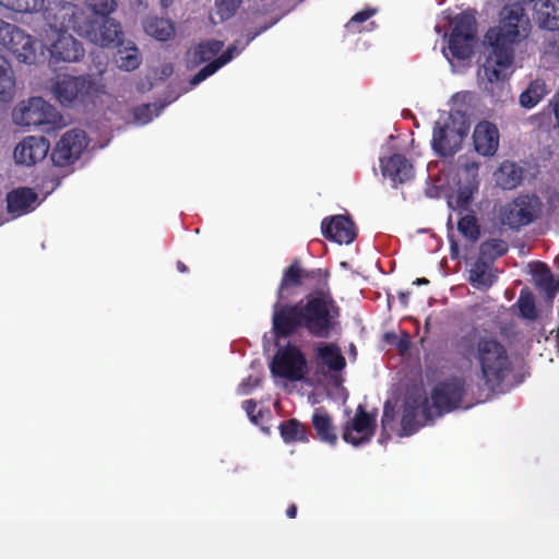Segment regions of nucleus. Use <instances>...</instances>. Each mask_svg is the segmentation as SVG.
<instances>
[{"label": "nucleus", "mask_w": 559, "mask_h": 559, "mask_svg": "<svg viewBox=\"0 0 559 559\" xmlns=\"http://www.w3.org/2000/svg\"><path fill=\"white\" fill-rule=\"evenodd\" d=\"M469 131L467 116L461 109L441 112L432 129L431 146L436 154L449 157L460 150L463 139Z\"/></svg>", "instance_id": "obj_7"}, {"label": "nucleus", "mask_w": 559, "mask_h": 559, "mask_svg": "<svg viewBox=\"0 0 559 559\" xmlns=\"http://www.w3.org/2000/svg\"><path fill=\"white\" fill-rule=\"evenodd\" d=\"M2 47L9 50L19 61L28 64L37 63L44 58L38 50L39 41H33L28 34L10 24H2Z\"/></svg>", "instance_id": "obj_10"}, {"label": "nucleus", "mask_w": 559, "mask_h": 559, "mask_svg": "<svg viewBox=\"0 0 559 559\" xmlns=\"http://www.w3.org/2000/svg\"><path fill=\"white\" fill-rule=\"evenodd\" d=\"M52 16L59 17L60 27L71 28L96 45L121 44V27L114 19H87L82 12L78 13L74 7H64Z\"/></svg>", "instance_id": "obj_5"}, {"label": "nucleus", "mask_w": 559, "mask_h": 559, "mask_svg": "<svg viewBox=\"0 0 559 559\" xmlns=\"http://www.w3.org/2000/svg\"><path fill=\"white\" fill-rule=\"evenodd\" d=\"M142 57L132 41L120 44L117 55H115V64L121 71H133L139 68Z\"/></svg>", "instance_id": "obj_27"}, {"label": "nucleus", "mask_w": 559, "mask_h": 559, "mask_svg": "<svg viewBox=\"0 0 559 559\" xmlns=\"http://www.w3.org/2000/svg\"><path fill=\"white\" fill-rule=\"evenodd\" d=\"M522 169L510 160H506L500 164L496 173H493V181L496 185L510 190L521 183Z\"/></svg>", "instance_id": "obj_26"}, {"label": "nucleus", "mask_w": 559, "mask_h": 559, "mask_svg": "<svg viewBox=\"0 0 559 559\" xmlns=\"http://www.w3.org/2000/svg\"><path fill=\"white\" fill-rule=\"evenodd\" d=\"M1 3L2 7L17 13H33L40 11L44 7V0H1Z\"/></svg>", "instance_id": "obj_35"}, {"label": "nucleus", "mask_w": 559, "mask_h": 559, "mask_svg": "<svg viewBox=\"0 0 559 559\" xmlns=\"http://www.w3.org/2000/svg\"><path fill=\"white\" fill-rule=\"evenodd\" d=\"M243 46L238 47L237 44H234L227 49L225 52L221 53L218 59L206 64L202 70L197 72L193 75L192 80H190V85L195 86L206 80V78L213 75L216 71H218L223 66L230 62L235 56L239 55L241 50H243Z\"/></svg>", "instance_id": "obj_24"}, {"label": "nucleus", "mask_w": 559, "mask_h": 559, "mask_svg": "<svg viewBox=\"0 0 559 559\" xmlns=\"http://www.w3.org/2000/svg\"><path fill=\"white\" fill-rule=\"evenodd\" d=\"M312 426H314L316 433H318L321 441L328 442L332 445L336 443V432H334V428L331 425V418L325 412L318 409L312 414Z\"/></svg>", "instance_id": "obj_31"}, {"label": "nucleus", "mask_w": 559, "mask_h": 559, "mask_svg": "<svg viewBox=\"0 0 559 559\" xmlns=\"http://www.w3.org/2000/svg\"><path fill=\"white\" fill-rule=\"evenodd\" d=\"M2 85H4L5 83H10V75L4 71L2 70Z\"/></svg>", "instance_id": "obj_49"}, {"label": "nucleus", "mask_w": 559, "mask_h": 559, "mask_svg": "<svg viewBox=\"0 0 559 559\" xmlns=\"http://www.w3.org/2000/svg\"><path fill=\"white\" fill-rule=\"evenodd\" d=\"M316 355H318L319 364L326 366L331 370H341L346 365L340 348L334 344L319 343L316 346Z\"/></svg>", "instance_id": "obj_28"}, {"label": "nucleus", "mask_w": 559, "mask_h": 559, "mask_svg": "<svg viewBox=\"0 0 559 559\" xmlns=\"http://www.w3.org/2000/svg\"><path fill=\"white\" fill-rule=\"evenodd\" d=\"M474 34H476V27L473 15L463 13L454 19V29L449 36L448 49H442L454 71L456 68L453 60L467 61L473 55L474 43H476Z\"/></svg>", "instance_id": "obj_9"}, {"label": "nucleus", "mask_w": 559, "mask_h": 559, "mask_svg": "<svg viewBox=\"0 0 559 559\" xmlns=\"http://www.w3.org/2000/svg\"><path fill=\"white\" fill-rule=\"evenodd\" d=\"M518 308H520V313L524 319L534 320L535 305L530 293H521L520 299H518Z\"/></svg>", "instance_id": "obj_40"}, {"label": "nucleus", "mask_w": 559, "mask_h": 559, "mask_svg": "<svg viewBox=\"0 0 559 559\" xmlns=\"http://www.w3.org/2000/svg\"><path fill=\"white\" fill-rule=\"evenodd\" d=\"M281 436L286 442H302L306 440V430L296 419L281 426Z\"/></svg>", "instance_id": "obj_34"}, {"label": "nucleus", "mask_w": 559, "mask_h": 559, "mask_svg": "<svg viewBox=\"0 0 559 559\" xmlns=\"http://www.w3.org/2000/svg\"><path fill=\"white\" fill-rule=\"evenodd\" d=\"M49 142L44 136L28 135L20 141L14 148V162L22 166H34L46 158Z\"/></svg>", "instance_id": "obj_16"}, {"label": "nucleus", "mask_w": 559, "mask_h": 559, "mask_svg": "<svg viewBox=\"0 0 559 559\" xmlns=\"http://www.w3.org/2000/svg\"><path fill=\"white\" fill-rule=\"evenodd\" d=\"M12 122L17 127L37 129L43 133L56 132L63 127V119L56 107L38 97L15 105L12 109Z\"/></svg>", "instance_id": "obj_8"}, {"label": "nucleus", "mask_w": 559, "mask_h": 559, "mask_svg": "<svg viewBox=\"0 0 559 559\" xmlns=\"http://www.w3.org/2000/svg\"><path fill=\"white\" fill-rule=\"evenodd\" d=\"M459 230L463 236L475 240L479 230H477L476 219L473 216L466 215L459 219Z\"/></svg>", "instance_id": "obj_41"}, {"label": "nucleus", "mask_w": 559, "mask_h": 559, "mask_svg": "<svg viewBox=\"0 0 559 559\" xmlns=\"http://www.w3.org/2000/svg\"><path fill=\"white\" fill-rule=\"evenodd\" d=\"M178 270L181 271V273L187 271L186 265H183L182 262H178Z\"/></svg>", "instance_id": "obj_52"}, {"label": "nucleus", "mask_w": 559, "mask_h": 559, "mask_svg": "<svg viewBox=\"0 0 559 559\" xmlns=\"http://www.w3.org/2000/svg\"><path fill=\"white\" fill-rule=\"evenodd\" d=\"M222 49L221 40H209L200 43L188 51V60L192 66L201 64L213 59Z\"/></svg>", "instance_id": "obj_29"}, {"label": "nucleus", "mask_w": 559, "mask_h": 559, "mask_svg": "<svg viewBox=\"0 0 559 559\" xmlns=\"http://www.w3.org/2000/svg\"><path fill=\"white\" fill-rule=\"evenodd\" d=\"M306 358L296 346L288 345L278 348L277 354L272 358V377L287 381H300L306 376Z\"/></svg>", "instance_id": "obj_11"}, {"label": "nucleus", "mask_w": 559, "mask_h": 559, "mask_svg": "<svg viewBox=\"0 0 559 559\" xmlns=\"http://www.w3.org/2000/svg\"><path fill=\"white\" fill-rule=\"evenodd\" d=\"M548 108H550L551 114H554L555 126L559 127V93L551 97L550 103H548Z\"/></svg>", "instance_id": "obj_46"}, {"label": "nucleus", "mask_w": 559, "mask_h": 559, "mask_svg": "<svg viewBox=\"0 0 559 559\" xmlns=\"http://www.w3.org/2000/svg\"><path fill=\"white\" fill-rule=\"evenodd\" d=\"M144 32L156 40L165 41L174 36V24L167 19L148 17L144 22Z\"/></svg>", "instance_id": "obj_30"}, {"label": "nucleus", "mask_w": 559, "mask_h": 559, "mask_svg": "<svg viewBox=\"0 0 559 559\" xmlns=\"http://www.w3.org/2000/svg\"><path fill=\"white\" fill-rule=\"evenodd\" d=\"M533 275L537 287L544 290L548 297L555 296L558 290V282L555 281L548 269L543 263L535 264Z\"/></svg>", "instance_id": "obj_33"}, {"label": "nucleus", "mask_w": 559, "mask_h": 559, "mask_svg": "<svg viewBox=\"0 0 559 559\" xmlns=\"http://www.w3.org/2000/svg\"><path fill=\"white\" fill-rule=\"evenodd\" d=\"M300 278V269L296 265H292L285 271L284 278H282L281 289L286 286L298 285Z\"/></svg>", "instance_id": "obj_44"}, {"label": "nucleus", "mask_w": 559, "mask_h": 559, "mask_svg": "<svg viewBox=\"0 0 559 559\" xmlns=\"http://www.w3.org/2000/svg\"><path fill=\"white\" fill-rule=\"evenodd\" d=\"M548 93L549 88L544 79H533V81L527 84L526 88L521 92L518 104L525 110H532L535 106L540 104Z\"/></svg>", "instance_id": "obj_23"}, {"label": "nucleus", "mask_w": 559, "mask_h": 559, "mask_svg": "<svg viewBox=\"0 0 559 559\" xmlns=\"http://www.w3.org/2000/svg\"><path fill=\"white\" fill-rule=\"evenodd\" d=\"M374 14L373 10H365L354 14L352 21L347 22L346 29L353 33L360 32L358 24L369 20Z\"/></svg>", "instance_id": "obj_43"}, {"label": "nucleus", "mask_w": 559, "mask_h": 559, "mask_svg": "<svg viewBox=\"0 0 559 559\" xmlns=\"http://www.w3.org/2000/svg\"><path fill=\"white\" fill-rule=\"evenodd\" d=\"M287 516L290 519L296 516V507L295 506H292L290 508L287 509Z\"/></svg>", "instance_id": "obj_48"}, {"label": "nucleus", "mask_w": 559, "mask_h": 559, "mask_svg": "<svg viewBox=\"0 0 559 559\" xmlns=\"http://www.w3.org/2000/svg\"><path fill=\"white\" fill-rule=\"evenodd\" d=\"M374 433V416L359 406L353 418L343 427V440L353 447H360L370 441Z\"/></svg>", "instance_id": "obj_15"}, {"label": "nucleus", "mask_w": 559, "mask_h": 559, "mask_svg": "<svg viewBox=\"0 0 559 559\" xmlns=\"http://www.w3.org/2000/svg\"><path fill=\"white\" fill-rule=\"evenodd\" d=\"M243 409L247 413L248 418L253 421L254 425L258 424V416L254 414L255 403L251 400H247L243 402Z\"/></svg>", "instance_id": "obj_47"}, {"label": "nucleus", "mask_w": 559, "mask_h": 559, "mask_svg": "<svg viewBox=\"0 0 559 559\" xmlns=\"http://www.w3.org/2000/svg\"><path fill=\"white\" fill-rule=\"evenodd\" d=\"M531 28V22L521 4H511L500 10L499 24L486 33L489 53L483 73L489 85L485 90L496 105H504L511 99L510 88L503 81L511 75L515 64V49L527 39Z\"/></svg>", "instance_id": "obj_1"}, {"label": "nucleus", "mask_w": 559, "mask_h": 559, "mask_svg": "<svg viewBox=\"0 0 559 559\" xmlns=\"http://www.w3.org/2000/svg\"><path fill=\"white\" fill-rule=\"evenodd\" d=\"M175 1H177V0H162V5H164V8H168Z\"/></svg>", "instance_id": "obj_51"}, {"label": "nucleus", "mask_w": 559, "mask_h": 559, "mask_svg": "<svg viewBox=\"0 0 559 559\" xmlns=\"http://www.w3.org/2000/svg\"><path fill=\"white\" fill-rule=\"evenodd\" d=\"M87 146V140L83 131L79 129L63 133L52 150V162L59 166H69L80 158Z\"/></svg>", "instance_id": "obj_14"}, {"label": "nucleus", "mask_w": 559, "mask_h": 559, "mask_svg": "<svg viewBox=\"0 0 559 559\" xmlns=\"http://www.w3.org/2000/svg\"><path fill=\"white\" fill-rule=\"evenodd\" d=\"M435 29H436V33H438V34H442V28H440L439 24H438V25H436V28H435Z\"/></svg>", "instance_id": "obj_53"}, {"label": "nucleus", "mask_w": 559, "mask_h": 559, "mask_svg": "<svg viewBox=\"0 0 559 559\" xmlns=\"http://www.w3.org/2000/svg\"><path fill=\"white\" fill-rule=\"evenodd\" d=\"M241 0H216V13H218L221 20H227L234 15L240 5Z\"/></svg>", "instance_id": "obj_42"}, {"label": "nucleus", "mask_w": 559, "mask_h": 559, "mask_svg": "<svg viewBox=\"0 0 559 559\" xmlns=\"http://www.w3.org/2000/svg\"><path fill=\"white\" fill-rule=\"evenodd\" d=\"M259 384V377H248L246 380L242 381V383H240L239 385V392L240 394L242 395H247L249 394V392H251V390L255 386H258Z\"/></svg>", "instance_id": "obj_45"}, {"label": "nucleus", "mask_w": 559, "mask_h": 559, "mask_svg": "<svg viewBox=\"0 0 559 559\" xmlns=\"http://www.w3.org/2000/svg\"><path fill=\"white\" fill-rule=\"evenodd\" d=\"M414 284H416V285H427L428 284V280H426V278H418L417 281L414 282Z\"/></svg>", "instance_id": "obj_50"}, {"label": "nucleus", "mask_w": 559, "mask_h": 559, "mask_svg": "<svg viewBox=\"0 0 559 559\" xmlns=\"http://www.w3.org/2000/svg\"><path fill=\"white\" fill-rule=\"evenodd\" d=\"M70 28L60 27V21L57 16L46 14V28L43 29L41 39H39L38 50L45 51L46 60L52 64L57 62H76L81 59L84 50L81 45L67 31Z\"/></svg>", "instance_id": "obj_6"}, {"label": "nucleus", "mask_w": 559, "mask_h": 559, "mask_svg": "<svg viewBox=\"0 0 559 559\" xmlns=\"http://www.w3.org/2000/svg\"><path fill=\"white\" fill-rule=\"evenodd\" d=\"M468 280L473 287L477 289H487L493 284L495 274L486 262L478 260L473 264L472 270H469Z\"/></svg>", "instance_id": "obj_32"}, {"label": "nucleus", "mask_w": 559, "mask_h": 559, "mask_svg": "<svg viewBox=\"0 0 559 559\" xmlns=\"http://www.w3.org/2000/svg\"><path fill=\"white\" fill-rule=\"evenodd\" d=\"M381 174L393 182H404L412 178L413 168L406 158L400 154H394L386 160L381 159Z\"/></svg>", "instance_id": "obj_21"}, {"label": "nucleus", "mask_w": 559, "mask_h": 559, "mask_svg": "<svg viewBox=\"0 0 559 559\" xmlns=\"http://www.w3.org/2000/svg\"><path fill=\"white\" fill-rule=\"evenodd\" d=\"M322 234L325 238L340 245H348L355 238L353 223L342 215L323 219Z\"/></svg>", "instance_id": "obj_20"}, {"label": "nucleus", "mask_w": 559, "mask_h": 559, "mask_svg": "<svg viewBox=\"0 0 559 559\" xmlns=\"http://www.w3.org/2000/svg\"><path fill=\"white\" fill-rule=\"evenodd\" d=\"M466 357L478 366L480 376L487 384L500 382L510 370L507 349L496 337L487 333L473 335L469 340Z\"/></svg>", "instance_id": "obj_4"}, {"label": "nucleus", "mask_w": 559, "mask_h": 559, "mask_svg": "<svg viewBox=\"0 0 559 559\" xmlns=\"http://www.w3.org/2000/svg\"><path fill=\"white\" fill-rule=\"evenodd\" d=\"M337 307L324 290L311 293L297 305H275L272 313V328L275 334L287 336L299 328L311 335L328 338L336 326Z\"/></svg>", "instance_id": "obj_2"}, {"label": "nucleus", "mask_w": 559, "mask_h": 559, "mask_svg": "<svg viewBox=\"0 0 559 559\" xmlns=\"http://www.w3.org/2000/svg\"><path fill=\"white\" fill-rule=\"evenodd\" d=\"M504 252H507V247L502 240H489L480 245V257L487 259L501 257Z\"/></svg>", "instance_id": "obj_38"}, {"label": "nucleus", "mask_w": 559, "mask_h": 559, "mask_svg": "<svg viewBox=\"0 0 559 559\" xmlns=\"http://www.w3.org/2000/svg\"><path fill=\"white\" fill-rule=\"evenodd\" d=\"M540 202L533 195H520L513 201L507 203L500 207L499 219L506 226L510 228H518L525 226L533 222Z\"/></svg>", "instance_id": "obj_13"}, {"label": "nucleus", "mask_w": 559, "mask_h": 559, "mask_svg": "<svg viewBox=\"0 0 559 559\" xmlns=\"http://www.w3.org/2000/svg\"><path fill=\"white\" fill-rule=\"evenodd\" d=\"M479 164L474 159L460 160V187L456 192L449 195L448 206L453 211H465L473 194L479 187Z\"/></svg>", "instance_id": "obj_12"}, {"label": "nucleus", "mask_w": 559, "mask_h": 559, "mask_svg": "<svg viewBox=\"0 0 559 559\" xmlns=\"http://www.w3.org/2000/svg\"><path fill=\"white\" fill-rule=\"evenodd\" d=\"M500 135L495 123L483 120L473 129V145L480 156L491 157L497 153Z\"/></svg>", "instance_id": "obj_18"}, {"label": "nucleus", "mask_w": 559, "mask_h": 559, "mask_svg": "<svg viewBox=\"0 0 559 559\" xmlns=\"http://www.w3.org/2000/svg\"><path fill=\"white\" fill-rule=\"evenodd\" d=\"M66 7H74L76 13H83L86 15L87 19L93 17H107L108 14L111 13V11L115 10V1L114 0H86V11L78 8L76 4H62L55 12L52 10H49L46 12V15L51 14L55 15L60 11L61 9Z\"/></svg>", "instance_id": "obj_25"}, {"label": "nucleus", "mask_w": 559, "mask_h": 559, "mask_svg": "<svg viewBox=\"0 0 559 559\" xmlns=\"http://www.w3.org/2000/svg\"><path fill=\"white\" fill-rule=\"evenodd\" d=\"M165 106L143 105L134 109V122L138 126H144L151 122Z\"/></svg>", "instance_id": "obj_36"}, {"label": "nucleus", "mask_w": 559, "mask_h": 559, "mask_svg": "<svg viewBox=\"0 0 559 559\" xmlns=\"http://www.w3.org/2000/svg\"><path fill=\"white\" fill-rule=\"evenodd\" d=\"M394 409L395 406L391 402H386L383 408V416H381V427H383V431H381L380 443L383 444L385 438H388V431L394 427Z\"/></svg>", "instance_id": "obj_37"}, {"label": "nucleus", "mask_w": 559, "mask_h": 559, "mask_svg": "<svg viewBox=\"0 0 559 559\" xmlns=\"http://www.w3.org/2000/svg\"><path fill=\"white\" fill-rule=\"evenodd\" d=\"M473 93L468 91L457 92L451 98V110L448 112H455L462 110L466 115L467 107L473 103Z\"/></svg>", "instance_id": "obj_39"}, {"label": "nucleus", "mask_w": 559, "mask_h": 559, "mask_svg": "<svg viewBox=\"0 0 559 559\" xmlns=\"http://www.w3.org/2000/svg\"><path fill=\"white\" fill-rule=\"evenodd\" d=\"M91 90V83L83 76L62 75L56 82L55 94L60 104L83 99Z\"/></svg>", "instance_id": "obj_17"}, {"label": "nucleus", "mask_w": 559, "mask_h": 559, "mask_svg": "<svg viewBox=\"0 0 559 559\" xmlns=\"http://www.w3.org/2000/svg\"><path fill=\"white\" fill-rule=\"evenodd\" d=\"M401 299H402V302H404V304H405V300L407 299V295L402 294V295H401Z\"/></svg>", "instance_id": "obj_54"}, {"label": "nucleus", "mask_w": 559, "mask_h": 559, "mask_svg": "<svg viewBox=\"0 0 559 559\" xmlns=\"http://www.w3.org/2000/svg\"><path fill=\"white\" fill-rule=\"evenodd\" d=\"M463 394V381L459 379L438 383L432 389L431 403L419 390L408 392L402 402L400 436H411L430 419L459 407Z\"/></svg>", "instance_id": "obj_3"}, {"label": "nucleus", "mask_w": 559, "mask_h": 559, "mask_svg": "<svg viewBox=\"0 0 559 559\" xmlns=\"http://www.w3.org/2000/svg\"><path fill=\"white\" fill-rule=\"evenodd\" d=\"M8 214L12 219L32 213L39 205L37 193L32 188H16L5 197Z\"/></svg>", "instance_id": "obj_19"}, {"label": "nucleus", "mask_w": 559, "mask_h": 559, "mask_svg": "<svg viewBox=\"0 0 559 559\" xmlns=\"http://www.w3.org/2000/svg\"><path fill=\"white\" fill-rule=\"evenodd\" d=\"M534 15L540 27L559 28V0H537L534 4Z\"/></svg>", "instance_id": "obj_22"}]
</instances>
